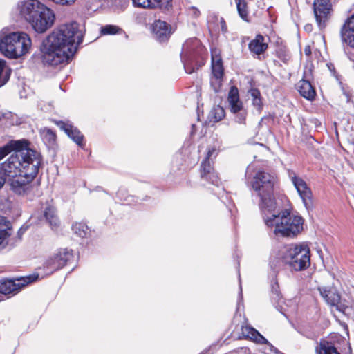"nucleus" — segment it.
Returning <instances> with one entry per match:
<instances>
[{
    "label": "nucleus",
    "mask_w": 354,
    "mask_h": 354,
    "mask_svg": "<svg viewBox=\"0 0 354 354\" xmlns=\"http://www.w3.org/2000/svg\"><path fill=\"white\" fill-rule=\"evenodd\" d=\"M248 94L251 96L252 100L261 96L260 91L257 88H251L250 90H249Z\"/></svg>",
    "instance_id": "4c0bfd02"
},
{
    "label": "nucleus",
    "mask_w": 354,
    "mask_h": 354,
    "mask_svg": "<svg viewBox=\"0 0 354 354\" xmlns=\"http://www.w3.org/2000/svg\"><path fill=\"white\" fill-rule=\"evenodd\" d=\"M316 354H342L335 342L330 340H321L315 348Z\"/></svg>",
    "instance_id": "4be33fe9"
},
{
    "label": "nucleus",
    "mask_w": 354,
    "mask_h": 354,
    "mask_svg": "<svg viewBox=\"0 0 354 354\" xmlns=\"http://www.w3.org/2000/svg\"><path fill=\"white\" fill-rule=\"evenodd\" d=\"M171 0H132L135 6L143 8H154L156 7L168 9L171 6Z\"/></svg>",
    "instance_id": "412c9836"
},
{
    "label": "nucleus",
    "mask_w": 354,
    "mask_h": 354,
    "mask_svg": "<svg viewBox=\"0 0 354 354\" xmlns=\"http://www.w3.org/2000/svg\"><path fill=\"white\" fill-rule=\"evenodd\" d=\"M234 115V120L236 123L240 124H246V118L248 115L247 110L244 109V107H241L240 110L232 112Z\"/></svg>",
    "instance_id": "7c9ffc66"
},
{
    "label": "nucleus",
    "mask_w": 354,
    "mask_h": 354,
    "mask_svg": "<svg viewBox=\"0 0 354 354\" xmlns=\"http://www.w3.org/2000/svg\"><path fill=\"white\" fill-rule=\"evenodd\" d=\"M236 4L239 16L244 21H248L246 2L243 0H236Z\"/></svg>",
    "instance_id": "c756f323"
},
{
    "label": "nucleus",
    "mask_w": 354,
    "mask_h": 354,
    "mask_svg": "<svg viewBox=\"0 0 354 354\" xmlns=\"http://www.w3.org/2000/svg\"><path fill=\"white\" fill-rule=\"evenodd\" d=\"M283 261L291 270L302 271L310 265V252L306 243L291 244L286 248Z\"/></svg>",
    "instance_id": "423d86ee"
},
{
    "label": "nucleus",
    "mask_w": 354,
    "mask_h": 354,
    "mask_svg": "<svg viewBox=\"0 0 354 354\" xmlns=\"http://www.w3.org/2000/svg\"><path fill=\"white\" fill-rule=\"evenodd\" d=\"M73 232L81 238H84L90 232L88 227L83 222H77L72 225Z\"/></svg>",
    "instance_id": "c85d7f7f"
},
{
    "label": "nucleus",
    "mask_w": 354,
    "mask_h": 354,
    "mask_svg": "<svg viewBox=\"0 0 354 354\" xmlns=\"http://www.w3.org/2000/svg\"><path fill=\"white\" fill-rule=\"evenodd\" d=\"M40 135L44 143L48 148H54L56 144V134L50 129L40 130Z\"/></svg>",
    "instance_id": "cd10ccee"
},
{
    "label": "nucleus",
    "mask_w": 354,
    "mask_h": 354,
    "mask_svg": "<svg viewBox=\"0 0 354 354\" xmlns=\"http://www.w3.org/2000/svg\"><path fill=\"white\" fill-rule=\"evenodd\" d=\"M43 216L53 230H55L59 227L60 222L54 207L51 205L46 207L44 210Z\"/></svg>",
    "instance_id": "bb28decb"
},
{
    "label": "nucleus",
    "mask_w": 354,
    "mask_h": 354,
    "mask_svg": "<svg viewBox=\"0 0 354 354\" xmlns=\"http://www.w3.org/2000/svg\"><path fill=\"white\" fill-rule=\"evenodd\" d=\"M189 13L194 17H197L200 15V11L195 7H191L189 8Z\"/></svg>",
    "instance_id": "a19ab883"
},
{
    "label": "nucleus",
    "mask_w": 354,
    "mask_h": 354,
    "mask_svg": "<svg viewBox=\"0 0 354 354\" xmlns=\"http://www.w3.org/2000/svg\"><path fill=\"white\" fill-rule=\"evenodd\" d=\"M297 89L300 95L308 100H314L316 93L312 84L308 80H301L297 85Z\"/></svg>",
    "instance_id": "5701e85b"
},
{
    "label": "nucleus",
    "mask_w": 354,
    "mask_h": 354,
    "mask_svg": "<svg viewBox=\"0 0 354 354\" xmlns=\"http://www.w3.org/2000/svg\"><path fill=\"white\" fill-rule=\"evenodd\" d=\"M6 67V62L3 59H0V87L4 85L9 79V75H3V71Z\"/></svg>",
    "instance_id": "f704fd0d"
},
{
    "label": "nucleus",
    "mask_w": 354,
    "mask_h": 354,
    "mask_svg": "<svg viewBox=\"0 0 354 354\" xmlns=\"http://www.w3.org/2000/svg\"><path fill=\"white\" fill-rule=\"evenodd\" d=\"M41 14L37 15L34 22H30L32 27L37 32H44L54 23L55 15L53 11L46 6L41 7Z\"/></svg>",
    "instance_id": "ddd939ff"
},
{
    "label": "nucleus",
    "mask_w": 354,
    "mask_h": 354,
    "mask_svg": "<svg viewBox=\"0 0 354 354\" xmlns=\"http://www.w3.org/2000/svg\"><path fill=\"white\" fill-rule=\"evenodd\" d=\"M242 299H243V297H242V288H241V286L240 285L239 301L238 302V305H240V302L242 300Z\"/></svg>",
    "instance_id": "de8ad7c7"
},
{
    "label": "nucleus",
    "mask_w": 354,
    "mask_h": 354,
    "mask_svg": "<svg viewBox=\"0 0 354 354\" xmlns=\"http://www.w3.org/2000/svg\"><path fill=\"white\" fill-rule=\"evenodd\" d=\"M277 263H280V261L274 260L270 263V267L274 272L277 271L276 270L277 269Z\"/></svg>",
    "instance_id": "37998d69"
},
{
    "label": "nucleus",
    "mask_w": 354,
    "mask_h": 354,
    "mask_svg": "<svg viewBox=\"0 0 354 354\" xmlns=\"http://www.w3.org/2000/svg\"><path fill=\"white\" fill-rule=\"evenodd\" d=\"M120 28L114 25H106L101 28L102 35H115L117 34Z\"/></svg>",
    "instance_id": "72a5a7b5"
},
{
    "label": "nucleus",
    "mask_w": 354,
    "mask_h": 354,
    "mask_svg": "<svg viewBox=\"0 0 354 354\" xmlns=\"http://www.w3.org/2000/svg\"><path fill=\"white\" fill-rule=\"evenodd\" d=\"M31 44L30 37L24 32L0 35V51L9 58H17L27 53Z\"/></svg>",
    "instance_id": "39448f33"
},
{
    "label": "nucleus",
    "mask_w": 354,
    "mask_h": 354,
    "mask_svg": "<svg viewBox=\"0 0 354 354\" xmlns=\"http://www.w3.org/2000/svg\"><path fill=\"white\" fill-rule=\"evenodd\" d=\"M6 183V176L2 172V171L0 169V188L3 187V185Z\"/></svg>",
    "instance_id": "79ce46f5"
},
{
    "label": "nucleus",
    "mask_w": 354,
    "mask_h": 354,
    "mask_svg": "<svg viewBox=\"0 0 354 354\" xmlns=\"http://www.w3.org/2000/svg\"><path fill=\"white\" fill-rule=\"evenodd\" d=\"M113 6L115 9L124 10L129 5V0H113Z\"/></svg>",
    "instance_id": "c9c22d12"
},
{
    "label": "nucleus",
    "mask_w": 354,
    "mask_h": 354,
    "mask_svg": "<svg viewBox=\"0 0 354 354\" xmlns=\"http://www.w3.org/2000/svg\"><path fill=\"white\" fill-rule=\"evenodd\" d=\"M288 176L307 208L311 203L312 192L306 183L291 169L288 170Z\"/></svg>",
    "instance_id": "f8f14e48"
},
{
    "label": "nucleus",
    "mask_w": 354,
    "mask_h": 354,
    "mask_svg": "<svg viewBox=\"0 0 354 354\" xmlns=\"http://www.w3.org/2000/svg\"><path fill=\"white\" fill-rule=\"evenodd\" d=\"M44 5L37 0H26L19 4L21 15L29 23L34 22L37 15L41 14Z\"/></svg>",
    "instance_id": "4468645a"
},
{
    "label": "nucleus",
    "mask_w": 354,
    "mask_h": 354,
    "mask_svg": "<svg viewBox=\"0 0 354 354\" xmlns=\"http://www.w3.org/2000/svg\"><path fill=\"white\" fill-rule=\"evenodd\" d=\"M25 230H24L22 227H21L19 231H18V236H19V238L21 237V236L23 234V233L24 232Z\"/></svg>",
    "instance_id": "09e8293b"
},
{
    "label": "nucleus",
    "mask_w": 354,
    "mask_h": 354,
    "mask_svg": "<svg viewBox=\"0 0 354 354\" xmlns=\"http://www.w3.org/2000/svg\"><path fill=\"white\" fill-rule=\"evenodd\" d=\"M314 13L319 27H324L331 10L332 5L329 0H315Z\"/></svg>",
    "instance_id": "2eb2a0df"
},
{
    "label": "nucleus",
    "mask_w": 354,
    "mask_h": 354,
    "mask_svg": "<svg viewBox=\"0 0 354 354\" xmlns=\"http://www.w3.org/2000/svg\"><path fill=\"white\" fill-rule=\"evenodd\" d=\"M216 151L214 148L209 149L205 159L202 162L201 165V178L216 186H218L220 179L212 167L210 158L216 156Z\"/></svg>",
    "instance_id": "9b49d317"
},
{
    "label": "nucleus",
    "mask_w": 354,
    "mask_h": 354,
    "mask_svg": "<svg viewBox=\"0 0 354 354\" xmlns=\"http://www.w3.org/2000/svg\"><path fill=\"white\" fill-rule=\"evenodd\" d=\"M264 40L265 39L261 35H257L248 45L250 50L257 55L263 53L268 48V44Z\"/></svg>",
    "instance_id": "393cba45"
},
{
    "label": "nucleus",
    "mask_w": 354,
    "mask_h": 354,
    "mask_svg": "<svg viewBox=\"0 0 354 354\" xmlns=\"http://www.w3.org/2000/svg\"><path fill=\"white\" fill-rule=\"evenodd\" d=\"M39 274L34 273L29 276L20 278L0 281V293L5 295H16L22 289V288L37 281L39 279Z\"/></svg>",
    "instance_id": "1a4fd4ad"
},
{
    "label": "nucleus",
    "mask_w": 354,
    "mask_h": 354,
    "mask_svg": "<svg viewBox=\"0 0 354 354\" xmlns=\"http://www.w3.org/2000/svg\"><path fill=\"white\" fill-rule=\"evenodd\" d=\"M11 115H12L11 113H1L0 112V121L1 120V119L3 118H8V116H10Z\"/></svg>",
    "instance_id": "49530a36"
},
{
    "label": "nucleus",
    "mask_w": 354,
    "mask_h": 354,
    "mask_svg": "<svg viewBox=\"0 0 354 354\" xmlns=\"http://www.w3.org/2000/svg\"><path fill=\"white\" fill-rule=\"evenodd\" d=\"M37 162H33L29 171L19 173L15 177L9 179L8 183L10 189L17 195L28 196L30 194L36 187L32 181L38 174L41 166H38Z\"/></svg>",
    "instance_id": "0eeeda50"
},
{
    "label": "nucleus",
    "mask_w": 354,
    "mask_h": 354,
    "mask_svg": "<svg viewBox=\"0 0 354 354\" xmlns=\"http://www.w3.org/2000/svg\"><path fill=\"white\" fill-rule=\"evenodd\" d=\"M57 125L63 130L68 136L72 139L80 147H83L84 136L81 133L79 129L74 127L69 122L58 121Z\"/></svg>",
    "instance_id": "dca6fc26"
},
{
    "label": "nucleus",
    "mask_w": 354,
    "mask_h": 354,
    "mask_svg": "<svg viewBox=\"0 0 354 354\" xmlns=\"http://www.w3.org/2000/svg\"><path fill=\"white\" fill-rule=\"evenodd\" d=\"M266 227L277 237H294L303 230L304 219L289 209L277 210V204L272 210L262 212Z\"/></svg>",
    "instance_id": "7ed1b4c3"
},
{
    "label": "nucleus",
    "mask_w": 354,
    "mask_h": 354,
    "mask_svg": "<svg viewBox=\"0 0 354 354\" xmlns=\"http://www.w3.org/2000/svg\"><path fill=\"white\" fill-rule=\"evenodd\" d=\"M252 105L258 110V111H261L262 109V107H263V103H262V100H261V97H259L256 99H253L252 100Z\"/></svg>",
    "instance_id": "e433bc0d"
},
{
    "label": "nucleus",
    "mask_w": 354,
    "mask_h": 354,
    "mask_svg": "<svg viewBox=\"0 0 354 354\" xmlns=\"http://www.w3.org/2000/svg\"><path fill=\"white\" fill-rule=\"evenodd\" d=\"M212 71L213 76H223L222 59L216 49L212 50Z\"/></svg>",
    "instance_id": "a878e982"
},
{
    "label": "nucleus",
    "mask_w": 354,
    "mask_h": 354,
    "mask_svg": "<svg viewBox=\"0 0 354 354\" xmlns=\"http://www.w3.org/2000/svg\"><path fill=\"white\" fill-rule=\"evenodd\" d=\"M228 354H250V352L248 348H240L236 351L230 352Z\"/></svg>",
    "instance_id": "ea45409f"
},
{
    "label": "nucleus",
    "mask_w": 354,
    "mask_h": 354,
    "mask_svg": "<svg viewBox=\"0 0 354 354\" xmlns=\"http://www.w3.org/2000/svg\"><path fill=\"white\" fill-rule=\"evenodd\" d=\"M83 37L84 33L79 29L77 23L61 25L43 41V62L50 66L68 63L82 42Z\"/></svg>",
    "instance_id": "f257e3e1"
},
{
    "label": "nucleus",
    "mask_w": 354,
    "mask_h": 354,
    "mask_svg": "<svg viewBox=\"0 0 354 354\" xmlns=\"http://www.w3.org/2000/svg\"><path fill=\"white\" fill-rule=\"evenodd\" d=\"M17 149L3 162L0 169L6 176L15 177L19 173L29 171L33 162H37L38 166L41 165L42 158L39 152L31 149H23L21 142L15 143Z\"/></svg>",
    "instance_id": "20e7f679"
},
{
    "label": "nucleus",
    "mask_w": 354,
    "mask_h": 354,
    "mask_svg": "<svg viewBox=\"0 0 354 354\" xmlns=\"http://www.w3.org/2000/svg\"><path fill=\"white\" fill-rule=\"evenodd\" d=\"M73 257L71 251L66 248L59 249L57 252L51 254L44 262L43 269L45 274L49 275L62 268Z\"/></svg>",
    "instance_id": "9d476101"
},
{
    "label": "nucleus",
    "mask_w": 354,
    "mask_h": 354,
    "mask_svg": "<svg viewBox=\"0 0 354 354\" xmlns=\"http://www.w3.org/2000/svg\"><path fill=\"white\" fill-rule=\"evenodd\" d=\"M221 30L224 33L227 32V26L225 22L223 19L221 21Z\"/></svg>",
    "instance_id": "c03bdc74"
},
{
    "label": "nucleus",
    "mask_w": 354,
    "mask_h": 354,
    "mask_svg": "<svg viewBox=\"0 0 354 354\" xmlns=\"http://www.w3.org/2000/svg\"><path fill=\"white\" fill-rule=\"evenodd\" d=\"M304 53L307 55V56H309L311 54V50H310V47L309 46H307L305 47L304 48Z\"/></svg>",
    "instance_id": "a18cd8bd"
},
{
    "label": "nucleus",
    "mask_w": 354,
    "mask_h": 354,
    "mask_svg": "<svg viewBox=\"0 0 354 354\" xmlns=\"http://www.w3.org/2000/svg\"><path fill=\"white\" fill-rule=\"evenodd\" d=\"M342 39L354 48V15H352L342 28Z\"/></svg>",
    "instance_id": "aec40b11"
},
{
    "label": "nucleus",
    "mask_w": 354,
    "mask_h": 354,
    "mask_svg": "<svg viewBox=\"0 0 354 354\" xmlns=\"http://www.w3.org/2000/svg\"><path fill=\"white\" fill-rule=\"evenodd\" d=\"M318 290L321 296L328 305L335 307L339 311H343V308L340 305V295L336 290L324 287L319 288Z\"/></svg>",
    "instance_id": "f3484780"
},
{
    "label": "nucleus",
    "mask_w": 354,
    "mask_h": 354,
    "mask_svg": "<svg viewBox=\"0 0 354 354\" xmlns=\"http://www.w3.org/2000/svg\"><path fill=\"white\" fill-rule=\"evenodd\" d=\"M9 153L10 147L8 146L0 148V160H2Z\"/></svg>",
    "instance_id": "58836bf2"
},
{
    "label": "nucleus",
    "mask_w": 354,
    "mask_h": 354,
    "mask_svg": "<svg viewBox=\"0 0 354 354\" xmlns=\"http://www.w3.org/2000/svg\"><path fill=\"white\" fill-rule=\"evenodd\" d=\"M331 0H329V1L330 2Z\"/></svg>",
    "instance_id": "3c124183"
},
{
    "label": "nucleus",
    "mask_w": 354,
    "mask_h": 354,
    "mask_svg": "<svg viewBox=\"0 0 354 354\" xmlns=\"http://www.w3.org/2000/svg\"><path fill=\"white\" fill-rule=\"evenodd\" d=\"M305 29H306V30H311V25H309V24H308V25H306V26H305Z\"/></svg>",
    "instance_id": "8fccbe9b"
},
{
    "label": "nucleus",
    "mask_w": 354,
    "mask_h": 354,
    "mask_svg": "<svg viewBox=\"0 0 354 354\" xmlns=\"http://www.w3.org/2000/svg\"><path fill=\"white\" fill-rule=\"evenodd\" d=\"M227 102L231 112H236L243 106V102L240 100L239 90L236 86H232L227 96Z\"/></svg>",
    "instance_id": "b1692460"
},
{
    "label": "nucleus",
    "mask_w": 354,
    "mask_h": 354,
    "mask_svg": "<svg viewBox=\"0 0 354 354\" xmlns=\"http://www.w3.org/2000/svg\"><path fill=\"white\" fill-rule=\"evenodd\" d=\"M223 77L212 76L210 79V85L215 93L219 91L222 85Z\"/></svg>",
    "instance_id": "473e14b6"
},
{
    "label": "nucleus",
    "mask_w": 354,
    "mask_h": 354,
    "mask_svg": "<svg viewBox=\"0 0 354 354\" xmlns=\"http://www.w3.org/2000/svg\"><path fill=\"white\" fill-rule=\"evenodd\" d=\"M211 117L215 122L221 120L225 115V110L221 106H214L211 111Z\"/></svg>",
    "instance_id": "2f4dec72"
},
{
    "label": "nucleus",
    "mask_w": 354,
    "mask_h": 354,
    "mask_svg": "<svg viewBox=\"0 0 354 354\" xmlns=\"http://www.w3.org/2000/svg\"><path fill=\"white\" fill-rule=\"evenodd\" d=\"M204 51V46L196 38L187 39L184 43L180 57L187 73L191 74L194 72L195 67L193 63L195 59L203 55Z\"/></svg>",
    "instance_id": "6e6552de"
},
{
    "label": "nucleus",
    "mask_w": 354,
    "mask_h": 354,
    "mask_svg": "<svg viewBox=\"0 0 354 354\" xmlns=\"http://www.w3.org/2000/svg\"><path fill=\"white\" fill-rule=\"evenodd\" d=\"M152 33L160 42L167 41L171 35V28L169 26L165 21L161 20L156 21L152 25Z\"/></svg>",
    "instance_id": "a211bd4d"
},
{
    "label": "nucleus",
    "mask_w": 354,
    "mask_h": 354,
    "mask_svg": "<svg viewBox=\"0 0 354 354\" xmlns=\"http://www.w3.org/2000/svg\"><path fill=\"white\" fill-rule=\"evenodd\" d=\"M12 233V223L7 218L0 216V246L4 248L9 243V237Z\"/></svg>",
    "instance_id": "6ab92c4d"
},
{
    "label": "nucleus",
    "mask_w": 354,
    "mask_h": 354,
    "mask_svg": "<svg viewBox=\"0 0 354 354\" xmlns=\"http://www.w3.org/2000/svg\"><path fill=\"white\" fill-rule=\"evenodd\" d=\"M275 176L253 165H250L245 171V182L260 198L259 206L261 212L271 211L275 207L274 185Z\"/></svg>",
    "instance_id": "f03ea898"
}]
</instances>
